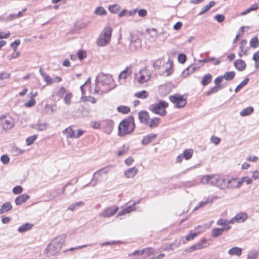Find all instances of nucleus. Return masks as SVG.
Returning <instances> with one entry per match:
<instances>
[{
	"label": "nucleus",
	"instance_id": "1",
	"mask_svg": "<svg viewBox=\"0 0 259 259\" xmlns=\"http://www.w3.org/2000/svg\"><path fill=\"white\" fill-rule=\"evenodd\" d=\"M135 124L133 116L123 120L118 126V134L120 136H124L131 134L134 131Z\"/></svg>",
	"mask_w": 259,
	"mask_h": 259
},
{
	"label": "nucleus",
	"instance_id": "2",
	"mask_svg": "<svg viewBox=\"0 0 259 259\" xmlns=\"http://www.w3.org/2000/svg\"><path fill=\"white\" fill-rule=\"evenodd\" d=\"M65 240L64 234L60 235L54 238L47 247L48 252L52 255L56 254L61 249Z\"/></svg>",
	"mask_w": 259,
	"mask_h": 259
},
{
	"label": "nucleus",
	"instance_id": "3",
	"mask_svg": "<svg viewBox=\"0 0 259 259\" xmlns=\"http://www.w3.org/2000/svg\"><path fill=\"white\" fill-rule=\"evenodd\" d=\"M112 32L110 26L105 27L97 40V45L101 47L107 46L110 41Z\"/></svg>",
	"mask_w": 259,
	"mask_h": 259
},
{
	"label": "nucleus",
	"instance_id": "4",
	"mask_svg": "<svg viewBox=\"0 0 259 259\" xmlns=\"http://www.w3.org/2000/svg\"><path fill=\"white\" fill-rule=\"evenodd\" d=\"M168 104L166 101L160 100L157 104H153L149 106V109L154 113L165 116L166 114L165 109L168 107Z\"/></svg>",
	"mask_w": 259,
	"mask_h": 259
},
{
	"label": "nucleus",
	"instance_id": "5",
	"mask_svg": "<svg viewBox=\"0 0 259 259\" xmlns=\"http://www.w3.org/2000/svg\"><path fill=\"white\" fill-rule=\"evenodd\" d=\"M113 82L112 76L110 74H105L103 73L99 74L96 79V87L95 92L98 93L99 91L98 85L100 84L102 86H108Z\"/></svg>",
	"mask_w": 259,
	"mask_h": 259
},
{
	"label": "nucleus",
	"instance_id": "6",
	"mask_svg": "<svg viewBox=\"0 0 259 259\" xmlns=\"http://www.w3.org/2000/svg\"><path fill=\"white\" fill-rule=\"evenodd\" d=\"M169 101L175 104V107L177 108L184 107L187 104V100L183 96L177 94L169 96Z\"/></svg>",
	"mask_w": 259,
	"mask_h": 259
},
{
	"label": "nucleus",
	"instance_id": "7",
	"mask_svg": "<svg viewBox=\"0 0 259 259\" xmlns=\"http://www.w3.org/2000/svg\"><path fill=\"white\" fill-rule=\"evenodd\" d=\"M14 126V121L10 117L2 116L0 117V127L4 130H8Z\"/></svg>",
	"mask_w": 259,
	"mask_h": 259
},
{
	"label": "nucleus",
	"instance_id": "8",
	"mask_svg": "<svg viewBox=\"0 0 259 259\" xmlns=\"http://www.w3.org/2000/svg\"><path fill=\"white\" fill-rule=\"evenodd\" d=\"M111 165L106 166L102 168L94 174L93 177L91 181V185L93 187L95 186L98 181L100 179V177H101L102 174H107L110 170Z\"/></svg>",
	"mask_w": 259,
	"mask_h": 259
},
{
	"label": "nucleus",
	"instance_id": "9",
	"mask_svg": "<svg viewBox=\"0 0 259 259\" xmlns=\"http://www.w3.org/2000/svg\"><path fill=\"white\" fill-rule=\"evenodd\" d=\"M77 111H73V114L76 117H84L87 116L89 112V110L87 108H84L83 106L79 105L75 108Z\"/></svg>",
	"mask_w": 259,
	"mask_h": 259
},
{
	"label": "nucleus",
	"instance_id": "10",
	"mask_svg": "<svg viewBox=\"0 0 259 259\" xmlns=\"http://www.w3.org/2000/svg\"><path fill=\"white\" fill-rule=\"evenodd\" d=\"M118 208L117 207H111L105 209L100 214L101 217L109 218L116 213Z\"/></svg>",
	"mask_w": 259,
	"mask_h": 259
},
{
	"label": "nucleus",
	"instance_id": "11",
	"mask_svg": "<svg viewBox=\"0 0 259 259\" xmlns=\"http://www.w3.org/2000/svg\"><path fill=\"white\" fill-rule=\"evenodd\" d=\"M139 74V77L137 76L136 78L137 79L138 82L141 84L145 83L150 78V75L146 70L140 71Z\"/></svg>",
	"mask_w": 259,
	"mask_h": 259
},
{
	"label": "nucleus",
	"instance_id": "12",
	"mask_svg": "<svg viewBox=\"0 0 259 259\" xmlns=\"http://www.w3.org/2000/svg\"><path fill=\"white\" fill-rule=\"evenodd\" d=\"M242 184V182L238 181L236 179H227V188L234 189L239 187Z\"/></svg>",
	"mask_w": 259,
	"mask_h": 259
},
{
	"label": "nucleus",
	"instance_id": "13",
	"mask_svg": "<svg viewBox=\"0 0 259 259\" xmlns=\"http://www.w3.org/2000/svg\"><path fill=\"white\" fill-rule=\"evenodd\" d=\"M235 67L239 71H243L245 69L246 63L242 59H237L234 62Z\"/></svg>",
	"mask_w": 259,
	"mask_h": 259
},
{
	"label": "nucleus",
	"instance_id": "14",
	"mask_svg": "<svg viewBox=\"0 0 259 259\" xmlns=\"http://www.w3.org/2000/svg\"><path fill=\"white\" fill-rule=\"evenodd\" d=\"M139 120L141 123L147 124L149 119L148 113L145 111H140L138 114Z\"/></svg>",
	"mask_w": 259,
	"mask_h": 259
},
{
	"label": "nucleus",
	"instance_id": "15",
	"mask_svg": "<svg viewBox=\"0 0 259 259\" xmlns=\"http://www.w3.org/2000/svg\"><path fill=\"white\" fill-rule=\"evenodd\" d=\"M138 172V169L136 167L129 168L124 171V176L126 178H133Z\"/></svg>",
	"mask_w": 259,
	"mask_h": 259
},
{
	"label": "nucleus",
	"instance_id": "16",
	"mask_svg": "<svg viewBox=\"0 0 259 259\" xmlns=\"http://www.w3.org/2000/svg\"><path fill=\"white\" fill-rule=\"evenodd\" d=\"M230 228V226L222 228H214L211 230V236L213 237H218L221 235L224 231L228 230Z\"/></svg>",
	"mask_w": 259,
	"mask_h": 259
},
{
	"label": "nucleus",
	"instance_id": "17",
	"mask_svg": "<svg viewBox=\"0 0 259 259\" xmlns=\"http://www.w3.org/2000/svg\"><path fill=\"white\" fill-rule=\"evenodd\" d=\"M157 135L155 134H150L145 136L141 143L143 145H147L150 143H151L156 137Z\"/></svg>",
	"mask_w": 259,
	"mask_h": 259
},
{
	"label": "nucleus",
	"instance_id": "18",
	"mask_svg": "<svg viewBox=\"0 0 259 259\" xmlns=\"http://www.w3.org/2000/svg\"><path fill=\"white\" fill-rule=\"evenodd\" d=\"M29 198V195L27 194H22L21 195L18 196L15 199V202L17 205H20L22 203H24L25 202H26Z\"/></svg>",
	"mask_w": 259,
	"mask_h": 259
},
{
	"label": "nucleus",
	"instance_id": "19",
	"mask_svg": "<svg viewBox=\"0 0 259 259\" xmlns=\"http://www.w3.org/2000/svg\"><path fill=\"white\" fill-rule=\"evenodd\" d=\"M139 202L140 200H138L137 202H135L134 203H133L132 205L125 207V208L123 209L121 212L119 213L118 215H120L124 214L126 213H130L133 210H134L135 209V205L139 203Z\"/></svg>",
	"mask_w": 259,
	"mask_h": 259
},
{
	"label": "nucleus",
	"instance_id": "20",
	"mask_svg": "<svg viewBox=\"0 0 259 259\" xmlns=\"http://www.w3.org/2000/svg\"><path fill=\"white\" fill-rule=\"evenodd\" d=\"M247 218V215L244 213H239L236 215L231 220V222L233 223L234 221H236L238 223L243 222Z\"/></svg>",
	"mask_w": 259,
	"mask_h": 259
},
{
	"label": "nucleus",
	"instance_id": "21",
	"mask_svg": "<svg viewBox=\"0 0 259 259\" xmlns=\"http://www.w3.org/2000/svg\"><path fill=\"white\" fill-rule=\"evenodd\" d=\"M217 187L222 189H225L228 187L227 180L224 178L219 177Z\"/></svg>",
	"mask_w": 259,
	"mask_h": 259
},
{
	"label": "nucleus",
	"instance_id": "22",
	"mask_svg": "<svg viewBox=\"0 0 259 259\" xmlns=\"http://www.w3.org/2000/svg\"><path fill=\"white\" fill-rule=\"evenodd\" d=\"M228 253L231 255L239 256L242 253V249L238 247H233L229 250Z\"/></svg>",
	"mask_w": 259,
	"mask_h": 259
},
{
	"label": "nucleus",
	"instance_id": "23",
	"mask_svg": "<svg viewBox=\"0 0 259 259\" xmlns=\"http://www.w3.org/2000/svg\"><path fill=\"white\" fill-rule=\"evenodd\" d=\"M186 241L183 237H181L180 238L177 239L175 240L174 242L170 243L172 247H174V250L178 247H179L182 244H185Z\"/></svg>",
	"mask_w": 259,
	"mask_h": 259
},
{
	"label": "nucleus",
	"instance_id": "24",
	"mask_svg": "<svg viewBox=\"0 0 259 259\" xmlns=\"http://www.w3.org/2000/svg\"><path fill=\"white\" fill-rule=\"evenodd\" d=\"M33 226V225L28 223H25L18 229V231L20 233H24L27 231L30 230Z\"/></svg>",
	"mask_w": 259,
	"mask_h": 259
},
{
	"label": "nucleus",
	"instance_id": "25",
	"mask_svg": "<svg viewBox=\"0 0 259 259\" xmlns=\"http://www.w3.org/2000/svg\"><path fill=\"white\" fill-rule=\"evenodd\" d=\"M12 208V206L10 202H6L4 203L0 208V214L4 213L5 212H7Z\"/></svg>",
	"mask_w": 259,
	"mask_h": 259
},
{
	"label": "nucleus",
	"instance_id": "26",
	"mask_svg": "<svg viewBox=\"0 0 259 259\" xmlns=\"http://www.w3.org/2000/svg\"><path fill=\"white\" fill-rule=\"evenodd\" d=\"M212 80V75L210 74H207L202 77L201 84L205 86L209 83Z\"/></svg>",
	"mask_w": 259,
	"mask_h": 259
},
{
	"label": "nucleus",
	"instance_id": "27",
	"mask_svg": "<svg viewBox=\"0 0 259 259\" xmlns=\"http://www.w3.org/2000/svg\"><path fill=\"white\" fill-rule=\"evenodd\" d=\"M215 2L214 1H211L209 3V4L205 5L204 7L202 8L201 10L199 13V15H201L208 11L211 7H213L215 5Z\"/></svg>",
	"mask_w": 259,
	"mask_h": 259
},
{
	"label": "nucleus",
	"instance_id": "28",
	"mask_svg": "<svg viewBox=\"0 0 259 259\" xmlns=\"http://www.w3.org/2000/svg\"><path fill=\"white\" fill-rule=\"evenodd\" d=\"M253 111V108L252 107H248L243 109L240 112V115L241 116H245L251 114Z\"/></svg>",
	"mask_w": 259,
	"mask_h": 259
},
{
	"label": "nucleus",
	"instance_id": "29",
	"mask_svg": "<svg viewBox=\"0 0 259 259\" xmlns=\"http://www.w3.org/2000/svg\"><path fill=\"white\" fill-rule=\"evenodd\" d=\"M250 47L255 49L259 46V40L258 37L255 36L252 37L249 41Z\"/></svg>",
	"mask_w": 259,
	"mask_h": 259
},
{
	"label": "nucleus",
	"instance_id": "30",
	"mask_svg": "<svg viewBox=\"0 0 259 259\" xmlns=\"http://www.w3.org/2000/svg\"><path fill=\"white\" fill-rule=\"evenodd\" d=\"M223 88L222 85H215L214 87L210 88L207 92L206 93V95L207 96H210L211 94L213 93H217L218 91Z\"/></svg>",
	"mask_w": 259,
	"mask_h": 259
},
{
	"label": "nucleus",
	"instance_id": "31",
	"mask_svg": "<svg viewBox=\"0 0 259 259\" xmlns=\"http://www.w3.org/2000/svg\"><path fill=\"white\" fill-rule=\"evenodd\" d=\"M64 133L66 134V137L69 138H74L75 131L73 130L70 127L66 128Z\"/></svg>",
	"mask_w": 259,
	"mask_h": 259
},
{
	"label": "nucleus",
	"instance_id": "32",
	"mask_svg": "<svg viewBox=\"0 0 259 259\" xmlns=\"http://www.w3.org/2000/svg\"><path fill=\"white\" fill-rule=\"evenodd\" d=\"M193 150L192 149H186L183 153V157L186 160L190 159L192 156Z\"/></svg>",
	"mask_w": 259,
	"mask_h": 259
},
{
	"label": "nucleus",
	"instance_id": "33",
	"mask_svg": "<svg viewBox=\"0 0 259 259\" xmlns=\"http://www.w3.org/2000/svg\"><path fill=\"white\" fill-rule=\"evenodd\" d=\"M235 74L234 71L226 72L224 73L223 77L226 80H232L235 77Z\"/></svg>",
	"mask_w": 259,
	"mask_h": 259
},
{
	"label": "nucleus",
	"instance_id": "34",
	"mask_svg": "<svg viewBox=\"0 0 259 259\" xmlns=\"http://www.w3.org/2000/svg\"><path fill=\"white\" fill-rule=\"evenodd\" d=\"M84 204V202L83 201H79L76 202L75 203L72 204L70 205L67 208L68 210L73 211L76 208L78 207H80L83 206Z\"/></svg>",
	"mask_w": 259,
	"mask_h": 259
},
{
	"label": "nucleus",
	"instance_id": "35",
	"mask_svg": "<svg viewBox=\"0 0 259 259\" xmlns=\"http://www.w3.org/2000/svg\"><path fill=\"white\" fill-rule=\"evenodd\" d=\"M249 78L246 77L241 82H240L235 88V92L237 93L240 89L245 86L249 81Z\"/></svg>",
	"mask_w": 259,
	"mask_h": 259
},
{
	"label": "nucleus",
	"instance_id": "36",
	"mask_svg": "<svg viewBox=\"0 0 259 259\" xmlns=\"http://www.w3.org/2000/svg\"><path fill=\"white\" fill-rule=\"evenodd\" d=\"M120 7L118 4H114L112 6H110L108 7V10L109 11H110L112 13H117L120 10Z\"/></svg>",
	"mask_w": 259,
	"mask_h": 259
},
{
	"label": "nucleus",
	"instance_id": "37",
	"mask_svg": "<svg viewBox=\"0 0 259 259\" xmlns=\"http://www.w3.org/2000/svg\"><path fill=\"white\" fill-rule=\"evenodd\" d=\"M148 96V93L146 91H142L135 94V96L140 99H146Z\"/></svg>",
	"mask_w": 259,
	"mask_h": 259
},
{
	"label": "nucleus",
	"instance_id": "38",
	"mask_svg": "<svg viewBox=\"0 0 259 259\" xmlns=\"http://www.w3.org/2000/svg\"><path fill=\"white\" fill-rule=\"evenodd\" d=\"M159 123V118L157 117H154L151 119L149 126L151 128H154L157 126Z\"/></svg>",
	"mask_w": 259,
	"mask_h": 259
},
{
	"label": "nucleus",
	"instance_id": "39",
	"mask_svg": "<svg viewBox=\"0 0 259 259\" xmlns=\"http://www.w3.org/2000/svg\"><path fill=\"white\" fill-rule=\"evenodd\" d=\"M117 110L119 112L123 114H127L130 112V108L124 106L118 107Z\"/></svg>",
	"mask_w": 259,
	"mask_h": 259
},
{
	"label": "nucleus",
	"instance_id": "40",
	"mask_svg": "<svg viewBox=\"0 0 259 259\" xmlns=\"http://www.w3.org/2000/svg\"><path fill=\"white\" fill-rule=\"evenodd\" d=\"M95 13L100 16L105 15L106 14V11L102 7H99L96 9Z\"/></svg>",
	"mask_w": 259,
	"mask_h": 259
},
{
	"label": "nucleus",
	"instance_id": "41",
	"mask_svg": "<svg viewBox=\"0 0 259 259\" xmlns=\"http://www.w3.org/2000/svg\"><path fill=\"white\" fill-rule=\"evenodd\" d=\"M128 150V148L127 146L125 145H123L122 148L119 150L117 152V156H121L125 154H126Z\"/></svg>",
	"mask_w": 259,
	"mask_h": 259
},
{
	"label": "nucleus",
	"instance_id": "42",
	"mask_svg": "<svg viewBox=\"0 0 259 259\" xmlns=\"http://www.w3.org/2000/svg\"><path fill=\"white\" fill-rule=\"evenodd\" d=\"M72 97V94L71 93H67L64 98V103L67 105L70 104Z\"/></svg>",
	"mask_w": 259,
	"mask_h": 259
},
{
	"label": "nucleus",
	"instance_id": "43",
	"mask_svg": "<svg viewBox=\"0 0 259 259\" xmlns=\"http://www.w3.org/2000/svg\"><path fill=\"white\" fill-rule=\"evenodd\" d=\"M36 138L37 136L35 135L28 137L26 140V144L27 145H30L32 144Z\"/></svg>",
	"mask_w": 259,
	"mask_h": 259
},
{
	"label": "nucleus",
	"instance_id": "44",
	"mask_svg": "<svg viewBox=\"0 0 259 259\" xmlns=\"http://www.w3.org/2000/svg\"><path fill=\"white\" fill-rule=\"evenodd\" d=\"M219 178L218 176H210V185L217 187Z\"/></svg>",
	"mask_w": 259,
	"mask_h": 259
},
{
	"label": "nucleus",
	"instance_id": "45",
	"mask_svg": "<svg viewBox=\"0 0 259 259\" xmlns=\"http://www.w3.org/2000/svg\"><path fill=\"white\" fill-rule=\"evenodd\" d=\"M201 183L203 184L210 185V176L207 175L201 179Z\"/></svg>",
	"mask_w": 259,
	"mask_h": 259
},
{
	"label": "nucleus",
	"instance_id": "46",
	"mask_svg": "<svg viewBox=\"0 0 259 259\" xmlns=\"http://www.w3.org/2000/svg\"><path fill=\"white\" fill-rule=\"evenodd\" d=\"M131 73L128 74V75H130ZM128 75V67H127L125 70L122 71L119 75V79H126L127 77V76Z\"/></svg>",
	"mask_w": 259,
	"mask_h": 259
},
{
	"label": "nucleus",
	"instance_id": "47",
	"mask_svg": "<svg viewBox=\"0 0 259 259\" xmlns=\"http://www.w3.org/2000/svg\"><path fill=\"white\" fill-rule=\"evenodd\" d=\"M44 75H45L43 76V78L45 81L47 83V84H52L54 82L53 79L47 73Z\"/></svg>",
	"mask_w": 259,
	"mask_h": 259
},
{
	"label": "nucleus",
	"instance_id": "48",
	"mask_svg": "<svg viewBox=\"0 0 259 259\" xmlns=\"http://www.w3.org/2000/svg\"><path fill=\"white\" fill-rule=\"evenodd\" d=\"M198 234V233L190 232V233L186 236L185 240V241H190L191 240H192L195 237L197 236Z\"/></svg>",
	"mask_w": 259,
	"mask_h": 259
},
{
	"label": "nucleus",
	"instance_id": "49",
	"mask_svg": "<svg viewBox=\"0 0 259 259\" xmlns=\"http://www.w3.org/2000/svg\"><path fill=\"white\" fill-rule=\"evenodd\" d=\"M77 55V58H78L80 60H81L87 57V53L84 51L80 50L79 51Z\"/></svg>",
	"mask_w": 259,
	"mask_h": 259
},
{
	"label": "nucleus",
	"instance_id": "50",
	"mask_svg": "<svg viewBox=\"0 0 259 259\" xmlns=\"http://www.w3.org/2000/svg\"><path fill=\"white\" fill-rule=\"evenodd\" d=\"M35 100L34 98H31L29 101L26 102L24 106L26 107H31L35 105Z\"/></svg>",
	"mask_w": 259,
	"mask_h": 259
},
{
	"label": "nucleus",
	"instance_id": "51",
	"mask_svg": "<svg viewBox=\"0 0 259 259\" xmlns=\"http://www.w3.org/2000/svg\"><path fill=\"white\" fill-rule=\"evenodd\" d=\"M1 160L4 164H8L10 161V158L6 154L3 155L1 157Z\"/></svg>",
	"mask_w": 259,
	"mask_h": 259
},
{
	"label": "nucleus",
	"instance_id": "52",
	"mask_svg": "<svg viewBox=\"0 0 259 259\" xmlns=\"http://www.w3.org/2000/svg\"><path fill=\"white\" fill-rule=\"evenodd\" d=\"M212 201H208V199L206 200V201H202L201 202L199 205L197 206H196L194 209V210H196L197 209H198L200 207H204V206H205L207 204L209 203V202H211Z\"/></svg>",
	"mask_w": 259,
	"mask_h": 259
},
{
	"label": "nucleus",
	"instance_id": "53",
	"mask_svg": "<svg viewBox=\"0 0 259 259\" xmlns=\"http://www.w3.org/2000/svg\"><path fill=\"white\" fill-rule=\"evenodd\" d=\"M178 61L181 63H184L187 59V56L184 54H180L178 56Z\"/></svg>",
	"mask_w": 259,
	"mask_h": 259
},
{
	"label": "nucleus",
	"instance_id": "54",
	"mask_svg": "<svg viewBox=\"0 0 259 259\" xmlns=\"http://www.w3.org/2000/svg\"><path fill=\"white\" fill-rule=\"evenodd\" d=\"M23 191V188L20 186H17L15 187L13 189V192L15 194H19Z\"/></svg>",
	"mask_w": 259,
	"mask_h": 259
},
{
	"label": "nucleus",
	"instance_id": "55",
	"mask_svg": "<svg viewBox=\"0 0 259 259\" xmlns=\"http://www.w3.org/2000/svg\"><path fill=\"white\" fill-rule=\"evenodd\" d=\"M258 255V252L256 251H252L248 254L247 259H255Z\"/></svg>",
	"mask_w": 259,
	"mask_h": 259
},
{
	"label": "nucleus",
	"instance_id": "56",
	"mask_svg": "<svg viewBox=\"0 0 259 259\" xmlns=\"http://www.w3.org/2000/svg\"><path fill=\"white\" fill-rule=\"evenodd\" d=\"M195 70V67L193 65H191L184 71V74L187 73V74H189V73H192Z\"/></svg>",
	"mask_w": 259,
	"mask_h": 259
},
{
	"label": "nucleus",
	"instance_id": "57",
	"mask_svg": "<svg viewBox=\"0 0 259 259\" xmlns=\"http://www.w3.org/2000/svg\"><path fill=\"white\" fill-rule=\"evenodd\" d=\"M37 130L40 131H43L47 129V124L46 123H38L37 125Z\"/></svg>",
	"mask_w": 259,
	"mask_h": 259
},
{
	"label": "nucleus",
	"instance_id": "58",
	"mask_svg": "<svg viewBox=\"0 0 259 259\" xmlns=\"http://www.w3.org/2000/svg\"><path fill=\"white\" fill-rule=\"evenodd\" d=\"M20 44V40L19 39H16L14 42H12L10 45V47L14 49V51H15L17 50L18 46Z\"/></svg>",
	"mask_w": 259,
	"mask_h": 259
},
{
	"label": "nucleus",
	"instance_id": "59",
	"mask_svg": "<svg viewBox=\"0 0 259 259\" xmlns=\"http://www.w3.org/2000/svg\"><path fill=\"white\" fill-rule=\"evenodd\" d=\"M217 224L219 225H222V226H224L225 227L227 226L226 227H227L228 226H229L228 225H229V223L227 220H223V219H220L217 221Z\"/></svg>",
	"mask_w": 259,
	"mask_h": 259
},
{
	"label": "nucleus",
	"instance_id": "60",
	"mask_svg": "<svg viewBox=\"0 0 259 259\" xmlns=\"http://www.w3.org/2000/svg\"><path fill=\"white\" fill-rule=\"evenodd\" d=\"M214 19L218 22L221 23L224 21L225 16L223 15L218 14L214 16Z\"/></svg>",
	"mask_w": 259,
	"mask_h": 259
},
{
	"label": "nucleus",
	"instance_id": "61",
	"mask_svg": "<svg viewBox=\"0 0 259 259\" xmlns=\"http://www.w3.org/2000/svg\"><path fill=\"white\" fill-rule=\"evenodd\" d=\"M138 15L140 17H145L147 14V11L144 9H141L137 11Z\"/></svg>",
	"mask_w": 259,
	"mask_h": 259
},
{
	"label": "nucleus",
	"instance_id": "62",
	"mask_svg": "<svg viewBox=\"0 0 259 259\" xmlns=\"http://www.w3.org/2000/svg\"><path fill=\"white\" fill-rule=\"evenodd\" d=\"M223 79H224V77L222 75L217 77L215 79L214 81L215 84L217 85H222L221 84H220V83L223 81Z\"/></svg>",
	"mask_w": 259,
	"mask_h": 259
},
{
	"label": "nucleus",
	"instance_id": "63",
	"mask_svg": "<svg viewBox=\"0 0 259 259\" xmlns=\"http://www.w3.org/2000/svg\"><path fill=\"white\" fill-rule=\"evenodd\" d=\"M210 140L215 145L219 144L221 142V139L220 138L214 136L211 137Z\"/></svg>",
	"mask_w": 259,
	"mask_h": 259
},
{
	"label": "nucleus",
	"instance_id": "64",
	"mask_svg": "<svg viewBox=\"0 0 259 259\" xmlns=\"http://www.w3.org/2000/svg\"><path fill=\"white\" fill-rule=\"evenodd\" d=\"M66 90L63 87H61L59 90L58 92L57 95L60 98L63 97L64 94L65 93Z\"/></svg>",
	"mask_w": 259,
	"mask_h": 259
}]
</instances>
